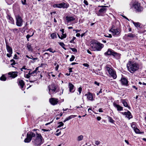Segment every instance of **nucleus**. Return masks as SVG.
Returning a JSON list of instances; mask_svg holds the SVG:
<instances>
[{
	"label": "nucleus",
	"instance_id": "obj_1",
	"mask_svg": "<svg viewBox=\"0 0 146 146\" xmlns=\"http://www.w3.org/2000/svg\"><path fill=\"white\" fill-rule=\"evenodd\" d=\"M127 68L128 71L131 73H134L139 68V65L137 63L129 62L127 65Z\"/></svg>",
	"mask_w": 146,
	"mask_h": 146
},
{
	"label": "nucleus",
	"instance_id": "obj_2",
	"mask_svg": "<svg viewBox=\"0 0 146 146\" xmlns=\"http://www.w3.org/2000/svg\"><path fill=\"white\" fill-rule=\"evenodd\" d=\"M35 137L32 139V142L34 146H39L43 142L42 141V137L40 134L36 133Z\"/></svg>",
	"mask_w": 146,
	"mask_h": 146
},
{
	"label": "nucleus",
	"instance_id": "obj_3",
	"mask_svg": "<svg viewBox=\"0 0 146 146\" xmlns=\"http://www.w3.org/2000/svg\"><path fill=\"white\" fill-rule=\"evenodd\" d=\"M105 68L108 72L110 75L113 77L114 79H115L116 78L117 75L116 72L112 67L108 65L106 66Z\"/></svg>",
	"mask_w": 146,
	"mask_h": 146
},
{
	"label": "nucleus",
	"instance_id": "obj_4",
	"mask_svg": "<svg viewBox=\"0 0 146 146\" xmlns=\"http://www.w3.org/2000/svg\"><path fill=\"white\" fill-rule=\"evenodd\" d=\"M91 46L92 49L93 51H100L104 47V45L98 42L97 43H91Z\"/></svg>",
	"mask_w": 146,
	"mask_h": 146
},
{
	"label": "nucleus",
	"instance_id": "obj_5",
	"mask_svg": "<svg viewBox=\"0 0 146 146\" xmlns=\"http://www.w3.org/2000/svg\"><path fill=\"white\" fill-rule=\"evenodd\" d=\"M98 7H101V8L96 13L97 15L102 16H104L105 13L106 12L107 10L106 7H108L106 6L102 5L98 6Z\"/></svg>",
	"mask_w": 146,
	"mask_h": 146
},
{
	"label": "nucleus",
	"instance_id": "obj_6",
	"mask_svg": "<svg viewBox=\"0 0 146 146\" xmlns=\"http://www.w3.org/2000/svg\"><path fill=\"white\" fill-rule=\"evenodd\" d=\"M105 56L112 55L113 56L119 58L120 57V54L115 52L113 50L109 48L108 49L107 52L104 53Z\"/></svg>",
	"mask_w": 146,
	"mask_h": 146
},
{
	"label": "nucleus",
	"instance_id": "obj_7",
	"mask_svg": "<svg viewBox=\"0 0 146 146\" xmlns=\"http://www.w3.org/2000/svg\"><path fill=\"white\" fill-rule=\"evenodd\" d=\"M35 134L33 132H29L27 134V137L25 139L24 142L25 143H29L32 140L33 137H35Z\"/></svg>",
	"mask_w": 146,
	"mask_h": 146
},
{
	"label": "nucleus",
	"instance_id": "obj_8",
	"mask_svg": "<svg viewBox=\"0 0 146 146\" xmlns=\"http://www.w3.org/2000/svg\"><path fill=\"white\" fill-rule=\"evenodd\" d=\"M56 87L54 84H51L48 86L49 94L51 95L56 93Z\"/></svg>",
	"mask_w": 146,
	"mask_h": 146
},
{
	"label": "nucleus",
	"instance_id": "obj_9",
	"mask_svg": "<svg viewBox=\"0 0 146 146\" xmlns=\"http://www.w3.org/2000/svg\"><path fill=\"white\" fill-rule=\"evenodd\" d=\"M69 7V5L68 3H65L63 2L59 4H56L54 5L53 7L61 8H67Z\"/></svg>",
	"mask_w": 146,
	"mask_h": 146
},
{
	"label": "nucleus",
	"instance_id": "obj_10",
	"mask_svg": "<svg viewBox=\"0 0 146 146\" xmlns=\"http://www.w3.org/2000/svg\"><path fill=\"white\" fill-rule=\"evenodd\" d=\"M15 18L16 20V25L18 27H21L23 25V21L21 17L19 15H16L15 16Z\"/></svg>",
	"mask_w": 146,
	"mask_h": 146
},
{
	"label": "nucleus",
	"instance_id": "obj_11",
	"mask_svg": "<svg viewBox=\"0 0 146 146\" xmlns=\"http://www.w3.org/2000/svg\"><path fill=\"white\" fill-rule=\"evenodd\" d=\"M110 31L112 33L113 35L116 36L119 35L121 32L120 30V29L119 28H111L110 30Z\"/></svg>",
	"mask_w": 146,
	"mask_h": 146
},
{
	"label": "nucleus",
	"instance_id": "obj_12",
	"mask_svg": "<svg viewBox=\"0 0 146 146\" xmlns=\"http://www.w3.org/2000/svg\"><path fill=\"white\" fill-rule=\"evenodd\" d=\"M134 8L138 12H140L142 11V8L141 7L140 4L137 2H135L133 4Z\"/></svg>",
	"mask_w": 146,
	"mask_h": 146
},
{
	"label": "nucleus",
	"instance_id": "obj_13",
	"mask_svg": "<svg viewBox=\"0 0 146 146\" xmlns=\"http://www.w3.org/2000/svg\"><path fill=\"white\" fill-rule=\"evenodd\" d=\"M49 102L51 104L54 105L57 104L58 103V101L57 99L54 98H52L50 99Z\"/></svg>",
	"mask_w": 146,
	"mask_h": 146
},
{
	"label": "nucleus",
	"instance_id": "obj_14",
	"mask_svg": "<svg viewBox=\"0 0 146 146\" xmlns=\"http://www.w3.org/2000/svg\"><path fill=\"white\" fill-rule=\"evenodd\" d=\"M121 81L122 85L126 86H128V82L126 78L124 77H122L121 79Z\"/></svg>",
	"mask_w": 146,
	"mask_h": 146
},
{
	"label": "nucleus",
	"instance_id": "obj_15",
	"mask_svg": "<svg viewBox=\"0 0 146 146\" xmlns=\"http://www.w3.org/2000/svg\"><path fill=\"white\" fill-rule=\"evenodd\" d=\"M121 113L123 115H126V117L128 118L129 119H130L132 117L131 113L129 111L127 112H121Z\"/></svg>",
	"mask_w": 146,
	"mask_h": 146
},
{
	"label": "nucleus",
	"instance_id": "obj_16",
	"mask_svg": "<svg viewBox=\"0 0 146 146\" xmlns=\"http://www.w3.org/2000/svg\"><path fill=\"white\" fill-rule=\"evenodd\" d=\"M18 72H9L8 74L9 75V77L13 78H15L17 76Z\"/></svg>",
	"mask_w": 146,
	"mask_h": 146
},
{
	"label": "nucleus",
	"instance_id": "obj_17",
	"mask_svg": "<svg viewBox=\"0 0 146 146\" xmlns=\"http://www.w3.org/2000/svg\"><path fill=\"white\" fill-rule=\"evenodd\" d=\"M66 19L67 22H69L73 21L75 19V16H66Z\"/></svg>",
	"mask_w": 146,
	"mask_h": 146
},
{
	"label": "nucleus",
	"instance_id": "obj_18",
	"mask_svg": "<svg viewBox=\"0 0 146 146\" xmlns=\"http://www.w3.org/2000/svg\"><path fill=\"white\" fill-rule=\"evenodd\" d=\"M68 87L69 88V91L71 92H73L74 91V85L71 83H68Z\"/></svg>",
	"mask_w": 146,
	"mask_h": 146
},
{
	"label": "nucleus",
	"instance_id": "obj_19",
	"mask_svg": "<svg viewBox=\"0 0 146 146\" xmlns=\"http://www.w3.org/2000/svg\"><path fill=\"white\" fill-rule=\"evenodd\" d=\"M113 105L114 106L117 108V111H121L123 110V108L119 105L114 103H113Z\"/></svg>",
	"mask_w": 146,
	"mask_h": 146
},
{
	"label": "nucleus",
	"instance_id": "obj_20",
	"mask_svg": "<svg viewBox=\"0 0 146 146\" xmlns=\"http://www.w3.org/2000/svg\"><path fill=\"white\" fill-rule=\"evenodd\" d=\"M18 84L20 86L22 90H24V88H23V86L25 85V83L24 81L22 80H20Z\"/></svg>",
	"mask_w": 146,
	"mask_h": 146
},
{
	"label": "nucleus",
	"instance_id": "obj_21",
	"mask_svg": "<svg viewBox=\"0 0 146 146\" xmlns=\"http://www.w3.org/2000/svg\"><path fill=\"white\" fill-rule=\"evenodd\" d=\"M7 17L9 20V22L11 24H14V21L13 19L9 15H7Z\"/></svg>",
	"mask_w": 146,
	"mask_h": 146
},
{
	"label": "nucleus",
	"instance_id": "obj_22",
	"mask_svg": "<svg viewBox=\"0 0 146 146\" xmlns=\"http://www.w3.org/2000/svg\"><path fill=\"white\" fill-rule=\"evenodd\" d=\"M85 95L87 96V98L90 100L92 101L93 100V97L92 94L90 93H89Z\"/></svg>",
	"mask_w": 146,
	"mask_h": 146
},
{
	"label": "nucleus",
	"instance_id": "obj_23",
	"mask_svg": "<svg viewBox=\"0 0 146 146\" xmlns=\"http://www.w3.org/2000/svg\"><path fill=\"white\" fill-rule=\"evenodd\" d=\"M6 48L7 52L9 53H11V54H12L13 51L12 48L10 47L8 45H6Z\"/></svg>",
	"mask_w": 146,
	"mask_h": 146
},
{
	"label": "nucleus",
	"instance_id": "obj_24",
	"mask_svg": "<svg viewBox=\"0 0 146 146\" xmlns=\"http://www.w3.org/2000/svg\"><path fill=\"white\" fill-rule=\"evenodd\" d=\"M122 103L123 104L124 106L125 107H127L129 109L130 108V107L128 105L127 102L125 100H123L121 101Z\"/></svg>",
	"mask_w": 146,
	"mask_h": 146
},
{
	"label": "nucleus",
	"instance_id": "obj_25",
	"mask_svg": "<svg viewBox=\"0 0 146 146\" xmlns=\"http://www.w3.org/2000/svg\"><path fill=\"white\" fill-rule=\"evenodd\" d=\"M27 47L28 51H32L33 50L32 47L31 45L29 44H27Z\"/></svg>",
	"mask_w": 146,
	"mask_h": 146
},
{
	"label": "nucleus",
	"instance_id": "obj_26",
	"mask_svg": "<svg viewBox=\"0 0 146 146\" xmlns=\"http://www.w3.org/2000/svg\"><path fill=\"white\" fill-rule=\"evenodd\" d=\"M127 37H130L132 38H134L135 37V35L134 34L131 33H129L127 35Z\"/></svg>",
	"mask_w": 146,
	"mask_h": 146
},
{
	"label": "nucleus",
	"instance_id": "obj_27",
	"mask_svg": "<svg viewBox=\"0 0 146 146\" xmlns=\"http://www.w3.org/2000/svg\"><path fill=\"white\" fill-rule=\"evenodd\" d=\"M28 70H30V71L29 72L28 74H27L26 75H25V77L27 78H30V75H31V70L30 69H27Z\"/></svg>",
	"mask_w": 146,
	"mask_h": 146
},
{
	"label": "nucleus",
	"instance_id": "obj_28",
	"mask_svg": "<svg viewBox=\"0 0 146 146\" xmlns=\"http://www.w3.org/2000/svg\"><path fill=\"white\" fill-rule=\"evenodd\" d=\"M83 137L84 136L83 135H80L77 137V140L78 141H81L83 140Z\"/></svg>",
	"mask_w": 146,
	"mask_h": 146
},
{
	"label": "nucleus",
	"instance_id": "obj_29",
	"mask_svg": "<svg viewBox=\"0 0 146 146\" xmlns=\"http://www.w3.org/2000/svg\"><path fill=\"white\" fill-rule=\"evenodd\" d=\"M11 31L13 32L14 34H17L19 33V30L18 29L15 28L11 30Z\"/></svg>",
	"mask_w": 146,
	"mask_h": 146
},
{
	"label": "nucleus",
	"instance_id": "obj_30",
	"mask_svg": "<svg viewBox=\"0 0 146 146\" xmlns=\"http://www.w3.org/2000/svg\"><path fill=\"white\" fill-rule=\"evenodd\" d=\"M133 23L134 25L136 27H140V24L139 23H135L134 22V21H133Z\"/></svg>",
	"mask_w": 146,
	"mask_h": 146
},
{
	"label": "nucleus",
	"instance_id": "obj_31",
	"mask_svg": "<svg viewBox=\"0 0 146 146\" xmlns=\"http://www.w3.org/2000/svg\"><path fill=\"white\" fill-rule=\"evenodd\" d=\"M108 119L109 121L112 123H113L115 121L112 119V118L110 116L108 117Z\"/></svg>",
	"mask_w": 146,
	"mask_h": 146
},
{
	"label": "nucleus",
	"instance_id": "obj_32",
	"mask_svg": "<svg viewBox=\"0 0 146 146\" xmlns=\"http://www.w3.org/2000/svg\"><path fill=\"white\" fill-rule=\"evenodd\" d=\"M76 115H70V116L68 117H67L68 120H69L70 119H71L72 118H74L75 117H76Z\"/></svg>",
	"mask_w": 146,
	"mask_h": 146
},
{
	"label": "nucleus",
	"instance_id": "obj_33",
	"mask_svg": "<svg viewBox=\"0 0 146 146\" xmlns=\"http://www.w3.org/2000/svg\"><path fill=\"white\" fill-rule=\"evenodd\" d=\"M0 79L1 80L5 81L6 80V78L4 75H3L1 77Z\"/></svg>",
	"mask_w": 146,
	"mask_h": 146
},
{
	"label": "nucleus",
	"instance_id": "obj_34",
	"mask_svg": "<svg viewBox=\"0 0 146 146\" xmlns=\"http://www.w3.org/2000/svg\"><path fill=\"white\" fill-rule=\"evenodd\" d=\"M49 51L50 52L54 53L55 52H56V51L54 50L53 49L51 48H48Z\"/></svg>",
	"mask_w": 146,
	"mask_h": 146
},
{
	"label": "nucleus",
	"instance_id": "obj_35",
	"mask_svg": "<svg viewBox=\"0 0 146 146\" xmlns=\"http://www.w3.org/2000/svg\"><path fill=\"white\" fill-rule=\"evenodd\" d=\"M51 36L52 38L54 39L56 38V34L55 33H53L51 35Z\"/></svg>",
	"mask_w": 146,
	"mask_h": 146
},
{
	"label": "nucleus",
	"instance_id": "obj_36",
	"mask_svg": "<svg viewBox=\"0 0 146 146\" xmlns=\"http://www.w3.org/2000/svg\"><path fill=\"white\" fill-rule=\"evenodd\" d=\"M59 44L62 47V48L64 49L65 50H66V49L64 47L65 45L64 44V43L62 42H60L59 43Z\"/></svg>",
	"mask_w": 146,
	"mask_h": 146
},
{
	"label": "nucleus",
	"instance_id": "obj_37",
	"mask_svg": "<svg viewBox=\"0 0 146 146\" xmlns=\"http://www.w3.org/2000/svg\"><path fill=\"white\" fill-rule=\"evenodd\" d=\"M58 124H59V125L57 127L59 128L60 127H61L63 126L64 125V123H63L62 122H60L58 123Z\"/></svg>",
	"mask_w": 146,
	"mask_h": 146
},
{
	"label": "nucleus",
	"instance_id": "obj_38",
	"mask_svg": "<svg viewBox=\"0 0 146 146\" xmlns=\"http://www.w3.org/2000/svg\"><path fill=\"white\" fill-rule=\"evenodd\" d=\"M37 73V71H35V70L33 71V72H31L32 76H35V75Z\"/></svg>",
	"mask_w": 146,
	"mask_h": 146
},
{
	"label": "nucleus",
	"instance_id": "obj_39",
	"mask_svg": "<svg viewBox=\"0 0 146 146\" xmlns=\"http://www.w3.org/2000/svg\"><path fill=\"white\" fill-rule=\"evenodd\" d=\"M131 127L134 130L137 127L135 124L134 123H132L131 125Z\"/></svg>",
	"mask_w": 146,
	"mask_h": 146
},
{
	"label": "nucleus",
	"instance_id": "obj_40",
	"mask_svg": "<svg viewBox=\"0 0 146 146\" xmlns=\"http://www.w3.org/2000/svg\"><path fill=\"white\" fill-rule=\"evenodd\" d=\"M134 130L135 133H139L140 130L137 127H136Z\"/></svg>",
	"mask_w": 146,
	"mask_h": 146
},
{
	"label": "nucleus",
	"instance_id": "obj_41",
	"mask_svg": "<svg viewBox=\"0 0 146 146\" xmlns=\"http://www.w3.org/2000/svg\"><path fill=\"white\" fill-rule=\"evenodd\" d=\"M75 58V56L74 55H72L70 59V61H73Z\"/></svg>",
	"mask_w": 146,
	"mask_h": 146
},
{
	"label": "nucleus",
	"instance_id": "obj_42",
	"mask_svg": "<svg viewBox=\"0 0 146 146\" xmlns=\"http://www.w3.org/2000/svg\"><path fill=\"white\" fill-rule=\"evenodd\" d=\"M34 35V33H33L31 35H27L26 36V38L27 39V40L28 41L29 40V39L31 36H32Z\"/></svg>",
	"mask_w": 146,
	"mask_h": 146
},
{
	"label": "nucleus",
	"instance_id": "obj_43",
	"mask_svg": "<svg viewBox=\"0 0 146 146\" xmlns=\"http://www.w3.org/2000/svg\"><path fill=\"white\" fill-rule=\"evenodd\" d=\"M70 49L74 52H77V49L74 48H70Z\"/></svg>",
	"mask_w": 146,
	"mask_h": 146
},
{
	"label": "nucleus",
	"instance_id": "obj_44",
	"mask_svg": "<svg viewBox=\"0 0 146 146\" xmlns=\"http://www.w3.org/2000/svg\"><path fill=\"white\" fill-rule=\"evenodd\" d=\"M62 35L61 36V39H62L64 38H65L66 37V34H64L63 33V34H62Z\"/></svg>",
	"mask_w": 146,
	"mask_h": 146
},
{
	"label": "nucleus",
	"instance_id": "obj_45",
	"mask_svg": "<svg viewBox=\"0 0 146 146\" xmlns=\"http://www.w3.org/2000/svg\"><path fill=\"white\" fill-rule=\"evenodd\" d=\"M100 141H95V144L97 145H98L100 143Z\"/></svg>",
	"mask_w": 146,
	"mask_h": 146
},
{
	"label": "nucleus",
	"instance_id": "obj_46",
	"mask_svg": "<svg viewBox=\"0 0 146 146\" xmlns=\"http://www.w3.org/2000/svg\"><path fill=\"white\" fill-rule=\"evenodd\" d=\"M104 36L107 37L111 38L112 35L111 34H108V35H104Z\"/></svg>",
	"mask_w": 146,
	"mask_h": 146
},
{
	"label": "nucleus",
	"instance_id": "obj_47",
	"mask_svg": "<svg viewBox=\"0 0 146 146\" xmlns=\"http://www.w3.org/2000/svg\"><path fill=\"white\" fill-rule=\"evenodd\" d=\"M82 88L81 87H79L78 89V91L79 92V94H80L82 91Z\"/></svg>",
	"mask_w": 146,
	"mask_h": 146
},
{
	"label": "nucleus",
	"instance_id": "obj_48",
	"mask_svg": "<svg viewBox=\"0 0 146 146\" xmlns=\"http://www.w3.org/2000/svg\"><path fill=\"white\" fill-rule=\"evenodd\" d=\"M31 58H30V59H32V60H37L38 58H33V56H31Z\"/></svg>",
	"mask_w": 146,
	"mask_h": 146
},
{
	"label": "nucleus",
	"instance_id": "obj_49",
	"mask_svg": "<svg viewBox=\"0 0 146 146\" xmlns=\"http://www.w3.org/2000/svg\"><path fill=\"white\" fill-rule=\"evenodd\" d=\"M10 61L11 62H13V63L11 64V65H13L15 64V61L13 60L12 59Z\"/></svg>",
	"mask_w": 146,
	"mask_h": 146
},
{
	"label": "nucleus",
	"instance_id": "obj_50",
	"mask_svg": "<svg viewBox=\"0 0 146 146\" xmlns=\"http://www.w3.org/2000/svg\"><path fill=\"white\" fill-rule=\"evenodd\" d=\"M12 54H11V53H8L7 54V56L8 57H10L12 56Z\"/></svg>",
	"mask_w": 146,
	"mask_h": 146
},
{
	"label": "nucleus",
	"instance_id": "obj_51",
	"mask_svg": "<svg viewBox=\"0 0 146 146\" xmlns=\"http://www.w3.org/2000/svg\"><path fill=\"white\" fill-rule=\"evenodd\" d=\"M84 4L86 5H88V2L86 0H84Z\"/></svg>",
	"mask_w": 146,
	"mask_h": 146
},
{
	"label": "nucleus",
	"instance_id": "obj_52",
	"mask_svg": "<svg viewBox=\"0 0 146 146\" xmlns=\"http://www.w3.org/2000/svg\"><path fill=\"white\" fill-rule=\"evenodd\" d=\"M83 65L85 67H88L89 66V65L87 63H84Z\"/></svg>",
	"mask_w": 146,
	"mask_h": 146
},
{
	"label": "nucleus",
	"instance_id": "obj_53",
	"mask_svg": "<svg viewBox=\"0 0 146 146\" xmlns=\"http://www.w3.org/2000/svg\"><path fill=\"white\" fill-rule=\"evenodd\" d=\"M26 0H24L23 1H22V2L23 5H25L26 4Z\"/></svg>",
	"mask_w": 146,
	"mask_h": 146
},
{
	"label": "nucleus",
	"instance_id": "obj_54",
	"mask_svg": "<svg viewBox=\"0 0 146 146\" xmlns=\"http://www.w3.org/2000/svg\"><path fill=\"white\" fill-rule=\"evenodd\" d=\"M44 55H47V58H48V57L50 56V55H49V54L47 52H45L44 54Z\"/></svg>",
	"mask_w": 146,
	"mask_h": 146
},
{
	"label": "nucleus",
	"instance_id": "obj_55",
	"mask_svg": "<svg viewBox=\"0 0 146 146\" xmlns=\"http://www.w3.org/2000/svg\"><path fill=\"white\" fill-rule=\"evenodd\" d=\"M59 67V65L58 64H57L55 68V70H56V71L58 70Z\"/></svg>",
	"mask_w": 146,
	"mask_h": 146
},
{
	"label": "nucleus",
	"instance_id": "obj_56",
	"mask_svg": "<svg viewBox=\"0 0 146 146\" xmlns=\"http://www.w3.org/2000/svg\"><path fill=\"white\" fill-rule=\"evenodd\" d=\"M42 130L44 131H50V130L49 129H43Z\"/></svg>",
	"mask_w": 146,
	"mask_h": 146
},
{
	"label": "nucleus",
	"instance_id": "obj_57",
	"mask_svg": "<svg viewBox=\"0 0 146 146\" xmlns=\"http://www.w3.org/2000/svg\"><path fill=\"white\" fill-rule=\"evenodd\" d=\"M97 119L98 121H100L101 119V118L100 117L98 116L97 117Z\"/></svg>",
	"mask_w": 146,
	"mask_h": 146
},
{
	"label": "nucleus",
	"instance_id": "obj_58",
	"mask_svg": "<svg viewBox=\"0 0 146 146\" xmlns=\"http://www.w3.org/2000/svg\"><path fill=\"white\" fill-rule=\"evenodd\" d=\"M72 68H69V72H72Z\"/></svg>",
	"mask_w": 146,
	"mask_h": 146
},
{
	"label": "nucleus",
	"instance_id": "obj_59",
	"mask_svg": "<svg viewBox=\"0 0 146 146\" xmlns=\"http://www.w3.org/2000/svg\"><path fill=\"white\" fill-rule=\"evenodd\" d=\"M94 83L95 84L97 85H98V86H99L100 84L98 82H97L96 81H95L94 82Z\"/></svg>",
	"mask_w": 146,
	"mask_h": 146
},
{
	"label": "nucleus",
	"instance_id": "obj_60",
	"mask_svg": "<svg viewBox=\"0 0 146 146\" xmlns=\"http://www.w3.org/2000/svg\"><path fill=\"white\" fill-rule=\"evenodd\" d=\"M73 31H76V33H77L78 32H80L81 31V30H73Z\"/></svg>",
	"mask_w": 146,
	"mask_h": 146
},
{
	"label": "nucleus",
	"instance_id": "obj_61",
	"mask_svg": "<svg viewBox=\"0 0 146 146\" xmlns=\"http://www.w3.org/2000/svg\"><path fill=\"white\" fill-rule=\"evenodd\" d=\"M99 111L100 112H103V111L102 108H100L99 110Z\"/></svg>",
	"mask_w": 146,
	"mask_h": 146
},
{
	"label": "nucleus",
	"instance_id": "obj_62",
	"mask_svg": "<svg viewBox=\"0 0 146 146\" xmlns=\"http://www.w3.org/2000/svg\"><path fill=\"white\" fill-rule=\"evenodd\" d=\"M87 52L88 53L91 54H92L91 52L88 49L87 50Z\"/></svg>",
	"mask_w": 146,
	"mask_h": 146
},
{
	"label": "nucleus",
	"instance_id": "obj_63",
	"mask_svg": "<svg viewBox=\"0 0 146 146\" xmlns=\"http://www.w3.org/2000/svg\"><path fill=\"white\" fill-rule=\"evenodd\" d=\"M7 2H10L12 3V0H5Z\"/></svg>",
	"mask_w": 146,
	"mask_h": 146
},
{
	"label": "nucleus",
	"instance_id": "obj_64",
	"mask_svg": "<svg viewBox=\"0 0 146 146\" xmlns=\"http://www.w3.org/2000/svg\"><path fill=\"white\" fill-rule=\"evenodd\" d=\"M61 133V132H59V133H56V135L57 136H59V135H60V134Z\"/></svg>",
	"mask_w": 146,
	"mask_h": 146
}]
</instances>
